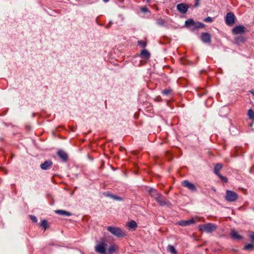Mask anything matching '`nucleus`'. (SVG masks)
I'll return each mask as SVG.
<instances>
[{
	"mask_svg": "<svg viewBox=\"0 0 254 254\" xmlns=\"http://www.w3.org/2000/svg\"><path fill=\"white\" fill-rule=\"evenodd\" d=\"M30 219H31V220L33 222H36L37 221V218L35 216L30 215Z\"/></svg>",
	"mask_w": 254,
	"mask_h": 254,
	"instance_id": "2f4dec72",
	"label": "nucleus"
},
{
	"mask_svg": "<svg viewBox=\"0 0 254 254\" xmlns=\"http://www.w3.org/2000/svg\"><path fill=\"white\" fill-rule=\"evenodd\" d=\"M147 191L150 196L154 198L160 205L165 206L169 204V201H167L165 198L160 193H158L155 189L149 188L147 190Z\"/></svg>",
	"mask_w": 254,
	"mask_h": 254,
	"instance_id": "f257e3e1",
	"label": "nucleus"
},
{
	"mask_svg": "<svg viewBox=\"0 0 254 254\" xmlns=\"http://www.w3.org/2000/svg\"><path fill=\"white\" fill-rule=\"evenodd\" d=\"M191 224H192V223H195L197 221L196 220H195L193 218H191Z\"/></svg>",
	"mask_w": 254,
	"mask_h": 254,
	"instance_id": "4c0bfd02",
	"label": "nucleus"
},
{
	"mask_svg": "<svg viewBox=\"0 0 254 254\" xmlns=\"http://www.w3.org/2000/svg\"><path fill=\"white\" fill-rule=\"evenodd\" d=\"M235 18L236 17L233 12L227 13L225 17L226 24L229 26H232L235 22Z\"/></svg>",
	"mask_w": 254,
	"mask_h": 254,
	"instance_id": "20e7f679",
	"label": "nucleus"
},
{
	"mask_svg": "<svg viewBox=\"0 0 254 254\" xmlns=\"http://www.w3.org/2000/svg\"><path fill=\"white\" fill-rule=\"evenodd\" d=\"M230 235L234 239L241 240L243 239V237L239 235L238 232L235 230L231 231Z\"/></svg>",
	"mask_w": 254,
	"mask_h": 254,
	"instance_id": "4468645a",
	"label": "nucleus"
},
{
	"mask_svg": "<svg viewBox=\"0 0 254 254\" xmlns=\"http://www.w3.org/2000/svg\"><path fill=\"white\" fill-rule=\"evenodd\" d=\"M141 10L143 12H146L148 11V9L146 7H142L141 8Z\"/></svg>",
	"mask_w": 254,
	"mask_h": 254,
	"instance_id": "473e14b6",
	"label": "nucleus"
},
{
	"mask_svg": "<svg viewBox=\"0 0 254 254\" xmlns=\"http://www.w3.org/2000/svg\"><path fill=\"white\" fill-rule=\"evenodd\" d=\"M138 45H139L141 48H144L145 47L146 45V42L143 41L139 40L138 41Z\"/></svg>",
	"mask_w": 254,
	"mask_h": 254,
	"instance_id": "cd10ccee",
	"label": "nucleus"
},
{
	"mask_svg": "<svg viewBox=\"0 0 254 254\" xmlns=\"http://www.w3.org/2000/svg\"><path fill=\"white\" fill-rule=\"evenodd\" d=\"M127 226L130 230H135L137 227V224L135 221L131 220L127 224Z\"/></svg>",
	"mask_w": 254,
	"mask_h": 254,
	"instance_id": "2eb2a0df",
	"label": "nucleus"
},
{
	"mask_svg": "<svg viewBox=\"0 0 254 254\" xmlns=\"http://www.w3.org/2000/svg\"><path fill=\"white\" fill-rule=\"evenodd\" d=\"M41 226L43 227L45 230L48 227V222L46 220H43L41 222Z\"/></svg>",
	"mask_w": 254,
	"mask_h": 254,
	"instance_id": "a878e982",
	"label": "nucleus"
},
{
	"mask_svg": "<svg viewBox=\"0 0 254 254\" xmlns=\"http://www.w3.org/2000/svg\"><path fill=\"white\" fill-rule=\"evenodd\" d=\"M103 1L105 2H107L109 1V0H103Z\"/></svg>",
	"mask_w": 254,
	"mask_h": 254,
	"instance_id": "ea45409f",
	"label": "nucleus"
},
{
	"mask_svg": "<svg viewBox=\"0 0 254 254\" xmlns=\"http://www.w3.org/2000/svg\"><path fill=\"white\" fill-rule=\"evenodd\" d=\"M52 164V162L51 160H47L42 163L40 165V167L42 170H46L50 168Z\"/></svg>",
	"mask_w": 254,
	"mask_h": 254,
	"instance_id": "9d476101",
	"label": "nucleus"
},
{
	"mask_svg": "<svg viewBox=\"0 0 254 254\" xmlns=\"http://www.w3.org/2000/svg\"><path fill=\"white\" fill-rule=\"evenodd\" d=\"M141 55L145 58H147L149 57L150 54L147 51L144 50L141 52Z\"/></svg>",
	"mask_w": 254,
	"mask_h": 254,
	"instance_id": "5701e85b",
	"label": "nucleus"
},
{
	"mask_svg": "<svg viewBox=\"0 0 254 254\" xmlns=\"http://www.w3.org/2000/svg\"><path fill=\"white\" fill-rule=\"evenodd\" d=\"M205 25L200 22H195L191 19V29L192 28H202L204 27Z\"/></svg>",
	"mask_w": 254,
	"mask_h": 254,
	"instance_id": "9b49d317",
	"label": "nucleus"
},
{
	"mask_svg": "<svg viewBox=\"0 0 254 254\" xmlns=\"http://www.w3.org/2000/svg\"><path fill=\"white\" fill-rule=\"evenodd\" d=\"M245 28L242 25L237 26L233 29V32L236 34H239L245 32Z\"/></svg>",
	"mask_w": 254,
	"mask_h": 254,
	"instance_id": "1a4fd4ad",
	"label": "nucleus"
},
{
	"mask_svg": "<svg viewBox=\"0 0 254 254\" xmlns=\"http://www.w3.org/2000/svg\"><path fill=\"white\" fill-rule=\"evenodd\" d=\"M178 224L182 226L190 225V220L180 221L178 222Z\"/></svg>",
	"mask_w": 254,
	"mask_h": 254,
	"instance_id": "a211bd4d",
	"label": "nucleus"
},
{
	"mask_svg": "<svg viewBox=\"0 0 254 254\" xmlns=\"http://www.w3.org/2000/svg\"><path fill=\"white\" fill-rule=\"evenodd\" d=\"M250 238H251V240H252V241L254 242V233H253L250 235Z\"/></svg>",
	"mask_w": 254,
	"mask_h": 254,
	"instance_id": "72a5a7b5",
	"label": "nucleus"
},
{
	"mask_svg": "<svg viewBox=\"0 0 254 254\" xmlns=\"http://www.w3.org/2000/svg\"><path fill=\"white\" fill-rule=\"evenodd\" d=\"M107 196H109L110 197L113 198V199H115V200H118V201H121V200H123V198H122L121 197H119V196H118L116 195H114L113 194H111L108 193V194H107Z\"/></svg>",
	"mask_w": 254,
	"mask_h": 254,
	"instance_id": "aec40b11",
	"label": "nucleus"
},
{
	"mask_svg": "<svg viewBox=\"0 0 254 254\" xmlns=\"http://www.w3.org/2000/svg\"><path fill=\"white\" fill-rule=\"evenodd\" d=\"M204 21L206 22H212L213 21V18L211 17H207L204 19Z\"/></svg>",
	"mask_w": 254,
	"mask_h": 254,
	"instance_id": "c756f323",
	"label": "nucleus"
},
{
	"mask_svg": "<svg viewBox=\"0 0 254 254\" xmlns=\"http://www.w3.org/2000/svg\"><path fill=\"white\" fill-rule=\"evenodd\" d=\"M58 155L63 161H66L67 159V154L63 150H59L57 152Z\"/></svg>",
	"mask_w": 254,
	"mask_h": 254,
	"instance_id": "f8f14e48",
	"label": "nucleus"
},
{
	"mask_svg": "<svg viewBox=\"0 0 254 254\" xmlns=\"http://www.w3.org/2000/svg\"><path fill=\"white\" fill-rule=\"evenodd\" d=\"M223 165L221 163H217L214 168V173L217 176L220 174L219 171L222 169Z\"/></svg>",
	"mask_w": 254,
	"mask_h": 254,
	"instance_id": "ddd939ff",
	"label": "nucleus"
},
{
	"mask_svg": "<svg viewBox=\"0 0 254 254\" xmlns=\"http://www.w3.org/2000/svg\"><path fill=\"white\" fill-rule=\"evenodd\" d=\"M171 90L169 89H165L162 91V93L165 95H169Z\"/></svg>",
	"mask_w": 254,
	"mask_h": 254,
	"instance_id": "c85d7f7f",
	"label": "nucleus"
},
{
	"mask_svg": "<svg viewBox=\"0 0 254 254\" xmlns=\"http://www.w3.org/2000/svg\"><path fill=\"white\" fill-rule=\"evenodd\" d=\"M177 8L181 13H185L188 10V6L184 3H181L177 5Z\"/></svg>",
	"mask_w": 254,
	"mask_h": 254,
	"instance_id": "6e6552de",
	"label": "nucleus"
},
{
	"mask_svg": "<svg viewBox=\"0 0 254 254\" xmlns=\"http://www.w3.org/2000/svg\"><path fill=\"white\" fill-rule=\"evenodd\" d=\"M195 190H196V188H195V186L191 184V191Z\"/></svg>",
	"mask_w": 254,
	"mask_h": 254,
	"instance_id": "c9c22d12",
	"label": "nucleus"
},
{
	"mask_svg": "<svg viewBox=\"0 0 254 254\" xmlns=\"http://www.w3.org/2000/svg\"><path fill=\"white\" fill-rule=\"evenodd\" d=\"M200 0H194V4L193 6L194 7H197L199 5Z\"/></svg>",
	"mask_w": 254,
	"mask_h": 254,
	"instance_id": "7c9ffc66",
	"label": "nucleus"
},
{
	"mask_svg": "<svg viewBox=\"0 0 254 254\" xmlns=\"http://www.w3.org/2000/svg\"><path fill=\"white\" fill-rule=\"evenodd\" d=\"M105 245L104 243H101L97 245L95 247V251L102 254H106L105 248Z\"/></svg>",
	"mask_w": 254,
	"mask_h": 254,
	"instance_id": "423d86ee",
	"label": "nucleus"
},
{
	"mask_svg": "<svg viewBox=\"0 0 254 254\" xmlns=\"http://www.w3.org/2000/svg\"><path fill=\"white\" fill-rule=\"evenodd\" d=\"M217 228V226L215 224L211 223L198 226V229L200 231L207 233H211L216 231Z\"/></svg>",
	"mask_w": 254,
	"mask_h": 254,
	"instance_id": "7ed1b4c3",
	"label": "nucleus"
},
{
	"mask_svg": "<svg viewBox=\"0 0 254 254\" xmlns=\"http://www.w3.org/2000/svg\"><path fill=\"white\" fill-rule=\"evenodd\" d=\"M107 229L112 234L115 236L117 237L121 238L124 237L126 236V233L125 231L121 229L119 227L108 226Z\"/></svg>",
	"mask_w": 254,
	"mask_h": 254,
	"instance_id": "f03ea898",
	"label": "nucleus"
},
{
	"mask_svg": "<svg viewBox=\"0 0 254 254\" xmlns=\"http://www.w3.org/2000/svg\"><path fill=\"white\" fill-rule=\"evenodd\" d=\"M248 115L250 119H254V111L252 109L249 110Z\"/></svg>",
	"mask_w": 254,
	"mask_h": 254,
	"instance_id": "4be33fe9",
	"label": "nucleus"
},
{
	"mask_svg": "<svg viewBox=\"0 0 254 254\" xmlns=\"http://www.w3.org/2000/svg\"><path fill=\"white\" fill-rule=\"evenodd\" d=\"M167 251L172 253V254H177V251H176L175 248L172 246V245H168V247H167Z\"/></svg>",
	"mask_w": 254,
	"mask_h": 254,
	"instance_id": "6ab92c4d",
	"label": "nucleus"
},
{
	"mask_svg": "<svg viewBox=\"0 0 254 254\" xmlns=\"http://www.w3.org/2000/svg\"><path fill=\"white\" fill-rule=\"evenodd\" d=\"M118 249V246L116 245H113L110 246L108 250V252L106 254H113L116 250Z\"/></svg>",
	"mask_w": 254,
	"mask_h": 254,
	"instance_id": "dca6fc26",
	"label": "nucleus"
},
{
	"mask_svg": "<svg viewBox=\"0 0 254 254\" xmlns=\"http://www.w3.org/2000/svg\"><path fill=\"white\" fill-rule=\"evenodd\" d=\"M182 184L183 186L190 189V183L188 181L184 180L182 181Z\"/></svg>",
	"mask_w": 254,
	"mask_h": 254,
	"instance_id": "412c9836",
	"label": "nucleus"
},
{
	"mask_svg": "<svg viewBox=\"0 0 254 254\" xmlns=\"http://www.w3.org/2000/svg\"><path fill=\"white\" fill-rule=\"evenodd\" d=\"M217 176L219 178V179L221 180V181L227 183L228 181V178L226 177L223 176L220 174L217 175Z\"/></svg>",
	"mask_w": 254,
	"mask_h": 254,
	"instance_id": "b1692460",
	"label": "nucleus"
},
{
	"mask_svg": "<svg viewBox=\"0 0 254 254\" xmlns=\"http://www.w3.org/2000/svg\"><path fill=\"white\" fill-rule=\"evenodd\" d=\"M254 246L253 244H249L245 247V249L248 251H252Z\"/></svg>",
	"mask_w": 254,
	"mask_h": 254,
	"instance_id": "bb28decb",
	"label": "nucleus"
},
{
	"mask_svg": "<svg viewBox=\"0 0 254 254\" xmlns=\"http://www.w3.org/2000/svg\"><path fill=\"white\" fill-rule=\"evenodd\" d=\"M185 23L186 25L190 24V19H188L187 21H186Z\"/></svg>",
	"mask_w": 254,
	"mask_h": 254,
	"instance_id": "f704fd0d",
	"label": "nucleus"
},
{
	"mask_svg": "<svg viewBox=\"0 0 254 254\" xmlns=\"http://www.w3.org/2000/svg\"><path fill=\"white\" fill-rule=\"evenodd\" d=\"M217 176L219 178V179L221 180V181L227 183L228 181V178L226 177L223 176L220 174L217 175Z\"/></svg>",
	"mask_w": 254,
	"mask_h": 254,
	"instance_id": "393cba45",
	"label": "nucleus"
},
{
	"mask_svg": "<svg viewBox=\"0 0 254 254\" xmlns=\"http://www.w3.org/2000/svg\"><path fill=\"white\" fill-rule=\"evenodd\" d=\"M250 92L254 95V90H251L250 91Z\"/></svg>",
	"mask_w": 254,
	"mask_h": 254,
	"instance_id": "58836bf2",
	"label": "nucleus"
},
{
	"mask_svg": "<svg viewBox=\"0 0 254 254\" xmlns=\"http://www.w3.org/2000/svg\"><path fill=\"white\" fill-rule=\"evenodd\" d=\"M157 22L159 24H163V20H158L157 21Z\"/></svg>",
	"mask_w": 254,
	"mask_h": 254,
	"instance_id": "e433bc0d",
	"label": "nucleus"
},
{
	"mask_svg": "<svg viewBox=\"0 0 254 254\" xmlns=\"http://www.w3.org/2000/svg\"><path fill=\"white\" fill-rule=\"evenodd\" d=\"M238 198V194L234 191L227 190L225 199L228 201L232 202L236 201Z\"/></svg>",
	"mask_w": 254,
	"mask_h": 254,
	"instance_id": "39448f33",
	"label": "nucleus"
},
{
	"mask_svg": "<svg viewBox=\"0 0 254 254\" xmlns=\"http://www.w3.org/2000/svg\"><path fill=\"white\" fill-rule=\"evenodd\" d=\"M57 214L61 215H65L67 216H70L71 215V213L69 212L64 210H57L55 211Z\"/></svg>",
	"mask_w": 254,
	"mask_h": 254,
	"instance_id": "f3484780",
	"label": "nucleus"
},
{
	"mask_svg": "<svg viewBox=\"0 0 254 254\" xmlns=\"http://www.w3.org/2000/svg\"><path fill=\"white\" fill-rule=\"evenodd\" d=\"M201 38L203 42L205 43H210L211 42V35L208 33H202Z\"/></svg>",
	"mask_w": 254,
	"mask_h": 254,
	"instance_id": "0eeeda50",
	"label": "nucleus"
}]
</instances>
